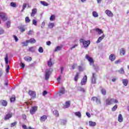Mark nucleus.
<instances>
[{
    "label": "nucleus",
    "mask_w": 129,
    "mask_h": 129,
    "mask_svg": "<svg viewBox=\"0 0 129 129\" xmlns=\"http://www.w3.org/2000/svg\"><path fill=\"white\" fill-rule=\"evenodd\" d=\"M86 59L89 61L90 66H93V68L95 70H98V66H96L94 64V60L92 57L89 56L88 54H86L85 56Z\"/></svg>",
    "instance_id": "f257e3e1"
},
{
    "label": "nucleus",
    "mask_w": 129,
    "mask_h": 129,
    "mask_svg": "<svg viewBox=\"0 0 129 129\" xmlns=\"http://www.w3.org/2000/svg\"><path fill=\"white\" fill-rule=\"evenodd\" d=\"M113 103H118V101L114 98H108L106 100V105H111Z\"/></svg>",
    "instance_id": "f03ea898"
},
{
    "label": "nucleus",
    "mask_w": 129,
    "mask_h": 129,
    "mask_svg": "<svg viewBox=\"0 0 129 129\" xmlns=\"http://www.w3.org/2000/svg\"><path fill=\"white\" fill-rule=\"evenodd\" d=\"M80 42L83 43L84 48H88L89 45H90V40L85 41L83 38L80 39Z\"/></svg>",
    "instance_id": "7ed1b4c3"
},
{
    "label": "nucleus",
    "mask_w": 129,
    "mask_h": 129,
    "mask_svg": "<svg viewBox=\"0 0 129 129\" xmlns=\"http://www.w3.org/2000/svg\"><path fill=\"white\" fill-rule=\"evenodd\" d=\"M51 73H52V72H51V70H50V69L46 70L45 75V80H49V78H50V75H51Z\"/></svg>",
    "instance_id": "20e7f679"
},
{
    "label": "nucleus",
    "mask_w": 129,
    "mask_h": 129,
    "mask_svg": "<svg viewBox=\"0 0 129 129\" xmlns=\"http://www.w3.org/2000/svg\"><path fill=\"white\" fill-rule=\"evenodd\" d=\"M65 94V88L64 87H61L60 89L59 90V92L57 93V95L58 96H62V95H64Z\"/></svg>",
    "instance_id": "39448f33"
},
{
    "label": "nucleus",
    "mask_w": 129,
    "mask_h": 129,
    "mask_svg": "<svg viewBox=\"0 0 129 129\" xmlns=\"http://www.w3.org/2000/svg\"><path fill=\"white\" fill-rule=\"evenodd\" d=\"M38 110V107L37 106H33L30 110V114H35L36 111Z\"/></svg>",
    "instance_id": "423d86ee"
},
{
    "label": "nucleus",
    "mask_w": 129,
    "mask_h": 129,
    "mask_svg": "<svg viewBox=\"0 0 129 129\" xmlns=\"http://www.w3.org/2000/svg\"><path fill=\"white\" fill-rule=\"evenodd\" d=\"M86 82H87V76L85 75L82 79L80 84L81 85H85Z\"/></svg>",
    "instance_id": "0eeeda50"
},
{
    "label": "nucleus",
    "mask_w": 129,
    "mask_h": 129,
    "mask_svg": "<svg viewBox=\"0 0 129 129\" xmlns=\"http://www.w3.org/2000/svg\"><path fill=\"white\" fill-rule=\"evenodd\" d=\"M91 81L93 84H95V83H96V74L94 73L92 74Z\"/></svg>",
    "instance_id": "6e6552de"
},
{
    "label": "nucleus",
    "mask_w": 129,
    "mask_h": 129,
    "mask_svg": "<svg viewBox=\"0 0 129 129\" xmlns=\"http://www.w3.org/2000/svg\"><path fill=\"white\" fill-rule=\"evenodd\" d=\"M0 18H1L3 21H7L8 18L4 13H0Z\"/></svg>",
    "instance_id": "1a4fd4ad"
},
{
    "label": "nucleus",
    "mask_w": 129,
    "mask_h": 129,
    "mask_svg": "<svg viewBox=\"0 0 129 129\" xmlns=\"http://www.w3.org/2000/svg\"><path fill=\"white\" fill-rule=\"evenodd\" d=\"M28 94L32 98H35V97H36V92H35L34 91H29L28 92Z\"/></svg>",
    "instance_id": "9d476101"
},
{
    "label": "nucleus",
    "mask_w": 129,
    "mask_h": 129,
    "mask_svg": "<svg viewBox=\"0 0 129 129\" xmlns=\"http://www.w3.org/2000/svg\"><path fill=\"white\" fill-rule=\"evenodd\" d=\"M105 14L108 16V17H109L110 18H112L113 17V14L112 12H111L110 11L107 10L105 11Z\"/></svg>",
    "instance_id": "9b49d317"
},
{
    "label": "nucleus",
    "mask_w": 129,
    "mask_h": 129,
    "mask_svg": "<svg viewBox=\"0 0 129 129\" xmlns=\"http://www.w3.org/2000/svg\"><path fill=\"white\" fill-rule=\"evenodd\" d=\"M18 28L19 29L20 32H22V33H23V32H25V31H26V29H27V28L26 27V25H21L18 27Z\"/></svg>",
    "instance_id": "f8f14e48"
},
{
    "label": "nucleus",
    "mask_w": 129,
    "mask_h": 129,
    "mask_svg": "<svg viewBox=\"0 0 129 129\" xmlns=\"http://www.w3.org/2000/svg\"><path fill=\"white\" fill-rule=\"evenodd\" d=\"M0 104L2 106H7L8 105V101L5 100H0Z\"/></svg>",
    "instance_id": "ddd939ff"
},
{
    "label": "nucleus",
    "mask_w": 129,
    "mask_h": 129,
    "mask_svg": "<svg viewBox=\"0 0 129 129\" xmlns=\"http://www.w3.org/2000/svg\"><path fill=\"white\" fill-rule=\"evenodd\" d=\"M37 12H38V10L36 8H34L32 10V12L31 14V17H35L36 14H37Z\"/></svg>",
    "instance_id": "4468645a"
},
{
    "label": "nucleus",
    "mask_w": 129,
    "mask_h": 129,
    "mask_svg": "<svg viewBox=\"0 0 129 129\" xmlns=\"http://www.w3.org/2000/svg\"><path fill=\"white\" fill-rule=\"evenodd\" d=\"M13 116V114L8 113L6 115V116L4 117L5 120H9L10 118H11V117Z\"/></svg>",
    "instance_id": "2eb2a0df"
},
{
    "label": "nucleus",
    "mask_w": 129,
    "mask_h": 129,
    "mask_svg": "<svg viewBox=\"0 0 129 129\" xmlns=\"http://www.w3.org/2000/svg\"><path fill=\"white\" fill-rule=\"evenodd\" d=\"M105 37V35H104V34H103L101 36H100L96 41L97 44L100 43V42H101V41H102V40H103V39H104Z\"/></svg>",
    "instance_id": "dca6fc26"
},
{
    "label": "nucleus",
    "mask_w": 129,
    "mask_h": 129,
    "mask_svg": "<svg viewBox=\"0 0 129 129\" xmlns=\"http://www.w3.org/2000/svg\"><path fill=\"white\" fill-rule=\"evenodd\" d=\"M115 55L113 54H111L109 56V59L110 61H111V62H113V61H114V60H115Z\"/></svg>",
    "instance_id": "f3484780"
},
{
    "label": "nucleus",
    "mask_w": 129,
    "mask_h": 129,
    "mask_svg": "<svg viewBox=\"0 0 129 129\" xmlns=\"http://www.w3.org/2000/svg\"><path fill=\"white\" fill-rule=\"evenodd\" d=\"M95 31H96V32H97V33H98V35H100L101 34H103V31H102V30H101L98 28H95Z\"/></svg>",
    "instance_id": "a211bd4d"
},
{
    "label": "nucleus",
    "mask_w": 129,
    "mask_h": 129,
    "mask_svg": "<svg viewBox=\"0 0 129 129\" xmlns=\"http://www.w3.org/2000/svg\"><path fill=\"white\" fill-rule=\"evenodd\" d=\"M122 82L123 85H124V86H127V85L128 84V80H127V79H123L122 80Z\"/></svg>",
    "instance_id": "6ab92c4d"
},
{
    "label": "nucleus",
    "mask_w": 129,
    "mask_h": 129,
    "mask_svg": "<svg viewBox=\"0 0 129 129\" xmlns=\"http://www.w3.org/2000/svg\"><path fill=\"white\" fill-rule=\"evenodd\" d=\"M47 119V116L44 115L40 118V120L41 122L45 121Z\"/></svg>",
    "instance_id": "aec40b11"
},
{
    "label": "nucleus",
    "mask_w": 129,
    "mask_h": 129,
    "mask_svg": "<svg viewBox=\"0 0 129 129\" xmlns=\"http://www.w3.org/2000/svg\"><path fill=\"white\" fill-rule=\"evenodd\" d=\"M118 120L119 122H122L123 118H122V115H121V114L118 115Z\"/></svg>",
    "instance_id": "412c9836"
},
{
    "label": "nucleus",
    "mask_w": 129,
    "mask_h": 129,
    "mask_svg": "<svg viewBox=\"0 0 129 129\" xmlns=\"http://www.w3.org/2000/svg\"><path fill=\"white\" fill-rule=\"evenodd\" d=\"M70 106V101H67L63 106V108H68Z\"/></svg>",
    "instance_id": "4be33fe9"
},
{
    "label": "nucleus",
    "mask_w": 129,
    "mask_h": 129,
    "mask_svg": "<svg viewBox=\"0 0 129 129\" xmlns=\"http://www.w3.org/2000/svg\"><path fill=\"white\" fill-rule=\"evenodd\" d=\"M54 62H52V58H50L49 60L47 61V65L49 67H52V65H53Z\"/></svg>",
    "instance_id": "5701e85b"
},
{
    "label": "nucleus",
    "mask_w": 129,
    "mask_h": 129,
    "mask_svg": "<svg viewBox=\"0 0 129 129\" xmlns=\"http://www.w3.org/2000/svg\"><path fill=\"white\" fill-rule=\"evenodd\" d=\"M28 40V43H30L31 44H35L36 43V39L34 38H31Z\"/></svg>",
    "instance_id": "b1692460"
},
{
    "label": "nucleus",
    "mask_w": 129,
    "mask_h": 129,
    "mask_svg": "<svg viewBox=\"0 0 129 129\" xmlns=\"http://www.w3.org/2000/svg\"><path fill=\"white\" fill-rule=\"evenodd\" d=\"M24 60L27 62H31V61H32V57L30 56H25L24 57Z\"/></svg>",
    "instance_id": "393cba45"
},
{
    "label": "nucleus",
    "mask_w": 129,
    "mask_h": 129,
    "mask_svg": "<svg viewBox=\"0 0 129 129\" xmlns=\"http://www.w3.org/2000/svg\"><path fill=\"white\" fill-rule=\"evenodd\" d=\"M120 54L123 55H125V50L124 48H121L120 49Z\"/></svg>",
    "instance_id": "a878e982"
},
{
    "label": "nucleus",
    "mask_w": 129,
    "mask_h": 129,
    "mask_svg": "<svg viewBox=\"0 0 129 129\" xmlns=\"http://www.w3.org/2000/svg\"><path fill=\"white\" fill-rule=\"evenodd\" d=\"M48 28L49 29H53L55 27V24L53 23H49L48 25Z\"/></svg>",
    "instance_id": "bb28decb"
},
{
    "label": "nucleus",
    "mask_w": 129,
    "mask_h": 129,
    "mask_svg": "<svg viewBox=\"0 0 129 129\" xmlns=\"http://www.w3.org/2000/svg\"><path fill=\"white\" fill-rule=\"evenodd\" d=\"M75 115L79 118H81V113L79 111L75 112Z\"/></svg>",
    "instance_id": "cd10ccee"
},
{
    "label": "nucleus",
    "mask_w": 129,
    "mask_h": 129,
    "mask_svg": "<svg viewBox=\"0 0 129 129\" xmlns=\"http://www.w3.org/2000/svg\"><path fill=\"white\" fill-rule=\"evenodd\" d=\"M89 123L90 126H95V125H96V122H95L90 121Z\"/></svg>",
    "instance_id": "c85d7f7f"
},
{
    "label": "nucleus",
    "mask_w": 129,
    "mask_h": 129,
    "mask_svg": "<svg viewBox=\"0 0 129 129\" xmlns=\"http://www.w3.org/2000/svg\"><path fill=\"white\" fill-rule=\"evenodd\" d=\"M78 90H79V91H81V92H85V89L81 87H78Z\"/></svg>",
    "instance_id": "c756f323"
},
{
    "label": "nucleus",
    "mask_w": 129,
    "mask_h": 129,
    "mask_svg": "<svg viewBox=\"0 0 129 129\" xmlns=\"http://www.w3.org/2000/svg\"><path fill=\"white\" fill-rule=\"evenodd\" d=\"M92 15L94 18H97L98 17V13H97L96 11H93L92 12Z\"/></svg>",
    "instance_id": "7c9ffc66"
},
{
    "label": "nucleus",
    "mask_w": 129,
    "mask_h": 129,
    "mask_svg": "<svg viewBox=\"0 0 129 129\" xmlns=\"http://www.w3.org/2000/svg\"><path fill=\"white\" fill-rule=\"evenodd\" d=\"M40 4H41V5L43 6H44V7H48V6H49V4H48V3L45 1H41Z\"/></svg>",
    "instance_id": "2f4dec72"
},
{
    "label": "nucleus",
    "mask_w": 129,
    "mask_h": 129,
    "mask_svg": "<svg viewBox=\"0 0 129 129\" xmlns=\"http://www.w3.org/2000/svg\"><path fill=\"white\" fill-rule=\"evenodd\" d=\"M78 70L80 72L84 71V68L83 67V66H78Z\"/></svg>",
    "instance_id": "473e14b6"
},
{
    "label": "nucleus",
    "mask_w": 129,
    "mask_h": 129,
    "mask_svg": "<svg viewBox=\"0 0 129 129\" xmlns=\"http://www.w3.org/2000/svg\"><path fill=\"white\" fill-rule=\"evenodd\" d=\"M5 60L6 64L8 65L9 64V57H8V54L6 55Z\"/></svg>",
    "instance_id": "72a5a7b5"
},
{
    "label": "nucleus",
    "mask_w": 129,
    "mask_h": 129,
    "mask_svg": "<svg viewBox=\"0 0 129 129\" xmlns=\"http://www.w3.org/2000/svg\"><path fill=\"white\" fill-rule=\"evenodd\" d=\"M22 44L23 47L27 46H28V44H29V41L27 40L26 41L22 42Z\"/></svg>",
    "instance_id": "f704fd0d"
},
{
    "label": "nucleus",
    "mask_w": 129,
    "mask_h": 129,
    "mask_svg": "<svg viewBox=\"0 0 129 129\" xmlns=\"http://www.w3.org/2000/svg\"><path fill=\"white\" fill-rule=\"evenodd\" d=\"M29 52H31L32 53H34L35 52V47L34 46L30 47L29 48Z\"/></svg>",
    "instance_id": "c9c22d12"
},
{
    "label": "nucleus",
    "mask_w": 129,
    "mask_h": 129,
    "mask_svg": "<svg viewBox=\"0 0 129 129\" xmlns=\"http://www.w3.org/2000/svg\"><path fill=\"white\" fill-rule=\"evenodd\" d=\"M53 113L54 115H55V116H59V113L58 112V111H57V110H53Z\"/></svg>",
    "instance_id": "e433bc0d"
},
{
    "label": "nucleus",
    "mask_w": 129,
    "mask_h": 129,
    "mask_svg": "<svg viewBox=\"0 0 129 129\" xmlns=\"http://www.w3.org/2000/svg\"><path fill=\"white\" fill-rule=\"evenodd\" d=\"M61 48H62V47H61V46H57L55 48V50H54V52H57V51H60V50H61Z\"/></svg>",
    "instance_id": "4c0bfd02"
},
{
    "label": "nucleus",
    "mask_w": 129,
    "mask_h": 129,
    "mask_svg": "<svg viewBox=\"0 0 129 129\" xmlns=\"http://www.w3.org/2000/svg\"><path fill=\"white\" fill-rule=\"evenodd\" d=\"M101 92L103 95H105L106 94V91L105 90V89L103 88L101 90Z\"/></svg>",
    "instance_id": "58836bf2"
},
{
    "label": "nucleus",
    "mask_w": 129,
    "mask_h": 129,
    "mask_svg": "<svg viewBox=\"0 0 129 129\" xmlns=\"http://www.w3.org/2000/svg\"><path fill=\"white\" fill-rule=\"evenodd\" d=\"M55 16L54 15H51L50 17V21H51V22H53V21L55 20Z\"/></svg>",
    "instance_id": "ea45409f"
},
{
    "label": "nucleus",
    "mask_w": 129,
    "mask_h": 129,
    "mask_svg": "<svg viewBox=\"0 0 129 129\" xmlns=\"http://www.w3.org/2000/svg\"><path fill=\"white\" fill-rule=\"evenodd\" d=\"M79 78V73H77L76 76L75 77V81H77L78 80Z\"/></svg>",
    "instance_id": "a19ab883"
},
{
    "label": "nucleus",
    "mask_w": 129,
    "mask_h": 129,
    "mask_svg": "<svg viewBox=\"0 0 129 129\" xmlns=\"http://www.w3.org/2000/svg\"><path fill=\"white\" fill-rule=\"evenodd\" d=\"M26 8H27V4L24 3L23 5V9L21 10V12H24V11H25V10L26 9Z\"/></svg>",
    "instance_id": "79ce46f5"
},
{
    "label": "nucleus",
    "mask_w": 129,
    "mask_h": 129,
    "mask_svg": "<svg viewBox=\"0 0 129 129\" xmlns=\"http://www.w3.org/2000/svg\"><path fill=\"white\" fill-rule=\"evenodd\" d=\"M118 72L120 74H123L124 73V70H123V68H120Z\"/></svg>",
    "instance_id": "37998d69"
},
{
    "label": "nucleus",
    "mask_w": 129,
    "mask_h": 129,
    "mask_svg": "<svg viewBox=\"0 0 129 129\" xmlns=\"http://www.w3.org/2000/svg\"><path fill=\"white\" fill-rule=\"evenodd\" d=\"M34 33V31L32 30H30L27 33V35H29V36H31V35H33Z\"/></svg>",
    "instance_id": "c03bdc74"
},
{
    "label": "nucleus",
    "mask_w": 129,
    "mask_h": 129,
    "mask_svg": "<svg viewBox=\"0 0 129 129\" xmlns=\"http://www.w3.org/2000/svg\"><path fill=\"white\" fill-rule=\"evenodd\" d=\"M117 109V105H115L112 108V111H115L116 109Z\"/></svg>",
    "instance_id": "a18cd8bd"
},
{
    "label": "nucleus",
    "mask_w": 129,
    "mask_h": 129,
    "mask_svg": "<svg viewBox=\"0 0 129 129\" xmlns=\"http://www.w3.org/2000/svg\"><path fill=\"white\" fill-rule=\"evenodd\" d=\"M10 6H11V7H12L13 8H16V7H17V4H16V3H15L14 2H12L10 4Z\"/></svg>",
    "instance_id": "49530a36"
},
{
    "label": "nucleus",
    "mask_w": 129,
    "mask_h": 129,
    "mask_svg": "<svg viewBox=\"0 0 129 129\" xmlns=\"http://www.w3.org/2000/svg\"><path fill=\"white\" fill-rule=\"evenodd\" d=\"M25 22L26 23H30V22H31V20L30 19V18H29V17H26Z\"/></svg>",
    "instance_id": "de8ad7c7"
},
{
    "label": "nucleus",
    "mask_w": 129,
    "mask_h": 129,
    "mask_svg": "<svg viewBox=\"0 0 129 129\" xmlns=\"http://www.w3.org/2000/svg\"><path fill=\"white\" fill-rule=\"evenodd\" d=\"M38 52H39V53H43L44 52V49H43V47H40L38 49Z\"/></svg>",
    "instance_id": "09e8293b"
},
{
    "label": "nucleus",
    "mask_w": 129,
    "mask_h": 129,
    "mask_svg": "<svg viewBox=\"0 0 129 129\" xmlns=\"http://www.w3.org/2000/svg\"><path fill=\"white\" fill-rule=\"evenodd\" d=\"M17 121H15V122H14L12 123L11 124V127H14V126H16V125H17Z\"/></svg>",
    "instance_id": "8fccbe9b"
},
{
    "label": "nucleus",
    "mask_w": 129,
    "mask_h": 129,
    "mask_svg": "<svg viewBox=\"0 0 129 129\" xmlns=\"http://www.w3.org/2000/svg\"><path fill=\"white\" fill-rule=\"evenodd\" d=\"M61 75H60L57 79L58 84H60L61 83Z\"/></svg>",
    "instance_id": "3c124183"
},
{
    "label": "nucleus",
    "mask_w": 129,
    "mask_h": 129,
    "mask_svg": "<svg viewBox=\"0 0 129 129\" xmlns=\"http://www.w3.org/2000/svg\"><path fill=\"white\" fill-rule=\"evenodd\" d=\"M6 26H7V28H10V27H11V21H7L6 22Z\"/></svg>",
    "instance_id": "603ef678"
},
{
    "label": "nucleus",
    "mask_w": 129,
    "mask_h": 129,
    "mask_svg": "<svg viewBox=\"0 0 129 129\" xmlns=\"http://www.w3.org/2000/svg\"><path fill=\"white\" fill-rule=\"evenodd\" d=\"M91 100H93V101H96V102H97L98 101V99L96 98V97H93L92 98Z\"/></svg>",
    "instance_id": "864d4df0"
},
{
    "label": "nucleus",
    "mask_w": 129,
    "mask_h": 129,
    "mask_svg": "<svg viewBox=\"0 0 129 129\" xmlns=\"http://www.w3.org/2000/svg\"><path fill=\"white\" fill-rule=\"evenodd\" d=\"M16 100V97H12L10 98L11 102H14Z\"/></svg>",
    "instance_id": "5fc2aeb1"
},
{
    "label": "nucleus",
    "mask_w": 129,
    "mask_h": 129,
    "mask_svg": "<svg viewBox=\"0 0 129 129\" xmlns=\"http://www.w3.org/2000/svg\"><path fill=\"white\" fill-rule=\"evenodd\" d=\"M13 37L15 39V42H18L19 41V38H18V37H17V36L13 35Z\"/></svg>",
    "instance_id": "6e6d98bb"
},
{
    "label": "nucleus",
    "mask_w": 129,
    "mask_h": 129,
    "mask_svg": "<svg viewBox=\"0 0 129 129\" xmlns=\"http://www.w3.org/2000/svg\"><path fill=\"white\" fill-rule=\"evenodd\" d=\"M77 67V63H74L73 65L72 66V68L73 70L75 69Z\"/></svg>",
    "instance_id": "4d7b16f0"
},
{
    "label": "nucleus",
    "mask_w": 129,
    "mask_h": 129,
    "mask_svg": "<svg viewBox=\"0 0 129 129\" xmlns=\"http://www.w3.org/2000/svg\"><path fill=\"white\" fill-rule=\"evenodd\" d=\"M32 24L34 25V26H37V20L33 19L32 20Z\"/></svg>",
    "instance_id": "13d9d810"
},
{
    "label": "nucleus",
    "mask_w": 129,
    "mask_h": 129,
    "mask_svg": "<svg viewBox=\"0 0 129 129\" xmlns=\"http://www.w3.org/2000/svg\"><path fill=\"white\" fill-rule=\"evenodd\" d=\"M10 65H7V67L6 68V71L7 73H9V71H10Z\"/></svg>",
    "instance_id": "bf43d9fd"
},
{
    "label": "nucleus",
    "mask_w": 129,
    "mask_h": 129,
    "mask_svg": "<svg viewBox=\"0 0 129 129\" xmlns=\"http://www.w3.org/2000/svg\"><path fill=\"white\" fill-rule=\"evenodd\" d=\"M5 33V30L3 28H0V35H3Z\"/></svg>",
    "instance_id": "052dcab7"
},
{
    "label": "nucleus",
    "mask_w": 129,
    "mask_h": 129,
    "mask_svg": "<svg viewBox=\"0 0 129 129\" xmlns=\"http://www.w3.org/2000/svg\"><path fill=\"white\" fill-rule=\"evenodd\" d=\"M45 22H42V24H41V28L42 29H43L44 27H45Z\"/></svg>",
    "instance_id": "680f3d73"
},
{
    "label": "nucleus",
    "mask_w": 129,
    "mask_h": 129,
    "mask_svg": "<svg viewBox=\"0 0 129 129\" xmlns=\"http://www.w3.org/2000/svg\"><path fill=\"white\" fill-rule=\"evenodd\" d=\"M20 66L22 67V69L25 68V64L23 62H21Z\"/></svg>",
    "instance_id": "e2e57ef3"
},
{
    "label": "nucleus",
    "mask_w": 129,
    "mask_h": 129,
    "mask_svg": "<svg viewBox=\"0 0 129 129\" xmlns=\"http://www.w3.org/2000/svg\"><path fill=\"white\" fill-rule=\"evenodd\" d=\"M78 46V45L75 44V45H74L73 47L71 48V50H73V49L76 48V47H77Z\"/></svg>",
    "instance_id": "0e129e2a"
},
{
    "label": "nucleus",
    "mask_w": 129,
    "mask_h": 129,
    "mask_svg": "<svg viewBox=\"0 0 129 129\" xmlns=\"http://www.w3.org/2000/svg\"><path fill=\"white\" fill-rule=\"evenodd\" d=\"M47 93L48 92H47V91H44L43 93V96H45V95H46Z\"/></svg>",
    "instance_id": "69168bd1"
},
{
    "label": "nucleus",
    "mask_w": 129,
    "mask_h": 129,
    "mask_svg": "<svg viewBox=\"0 0 129 129\" xmlns=\"http://www.w3.org/2000/svg\"><path fill=\"white\" fill-rule=\"evenodd\" d=\"M86 114L88 116V117H91V115H90V113H89L88 112H86Z\"/></svg>",
    "instance_id": "338daca9"
},
{
    "label": "nucleus",
    "mask_w": 129,
    "mask_h": 129,
    "mask_svg": "<svg viewBox=\"0 0 129 129\" xmlns=\"http://www.w3.org/2000/svg\"><path fill=\"white\" fill-rule=\"evenodd\" d=\"M118 63H120V60L118 59L115 61V64H118Z\"/></svg>",
    "instance_id": "774afa93"
}]
</instances>
